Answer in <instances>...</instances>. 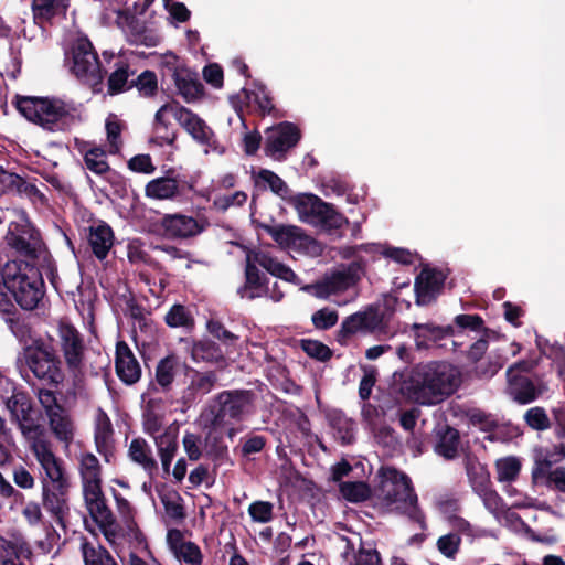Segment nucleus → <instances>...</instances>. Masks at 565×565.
Returning a JSON list of instances; mask_svg holds the SVG:
<instances>
[{"label":"nucleus","mask_w":565,"mask_h":565,"mask_svg":"<svg viewBox=\"0 0 565 565\" xmlns=\"http://www.w3.org/2000/svg\"><path fill=\"white\" fill-rule=\"evenodd\" d=\"M460 383L458 367L445 361H431L412 370L395 372L391 388L412 403L436 405L451 396Z\"/></svg>","instance_id":"obj_1"},{"label":"nucleus","mask_w":565,"mask_h":565,"mask_svg":"<svg viewBox=\"0 0 565 565\" xmlns=\"http://www.w3.org/2000/svg\"><path fill=\"white\" fill-rule=\"evenodd\" d=\"M7 322L13 335L22 344L18 362L28 381L32 376L41 385L60 387L65 380V372L62 369L61 355L57 354L54 338H33L31 326L20 317L8 318Z\"/></svg>","instance_id":"obj_2"},{"label":"nucleus","mask_w":565,"mask_h":565,"mask_svg":"<svg viewBox=\"0 0 565 565\" xmlns=\"http://www.w3.org/2000/svg\"><path fill=\"white\" fill-rule=\"evenodd\" d=\"M18 111L29 121L50 132L71 130L76 121V108L56 97L15 96Z\"/></svg>","instance_id":"obj_3"},{"label":"nucleus","mask_w":565,"mask_h":565,"mask_svg":"<svg viewBox=\"0 0 565 565\" xmlns=\"http://www.w3.org/2000/svg\"><path fill=\"white\" fill-rule=\"evenodd\" d=\"M4 288L23 310L35 309L45 294L42 273L29 262L4 264Z\"/></svg>","instance_id":"obj_4"},{"label":"nucleus","mask_w":565,"mask_h":565,"mask_svg":"<svg viewBox=\"0 0 565 565\" xmlns=\"http://www.w3.org/2000/svg\"><path fill=\"white\" fill-rule=\"evenodd\" d=\"M375 492L387 505L396 504L397 510L418 523L420 529H426L425 514L418 507L417 494L407 475L395 468H387Z\"/></svg>","instance_id":"obj_5"},{"label":"nucleus","mask_w":565,"mask_h":565,"mask_svg":"<svg viewBox=\"0 0 565 565\" xmlns=\"http://www.w3.org/2000/svg\"><path fill=\"white\" fill-rule=\"evenodd\" d=\"M256 401L253 390H225L215 394L206 407L210 425L217 428L245 420L255 413Z\"/></svg>","instance_id":"obj_6"},{"label":"nucleus","mask_w":565,"mask_h":565,"mask_svg":"<svg viewBox=\"0 0 565 565\" xmlns=\"http://www.w3.org/2000/svg\"><path fill=\"white\" fill-rule=\"evenodd\" d=\"M42 504L63 529L70 516V476L64 468L44 473L42 478Z\"/></svg>","instance_id":"obj_7"},{"label":"nucleus","mask_w":565,"mask_h":565,"mask_svg":"<svg viewBox=\"0 0 565 565\" xmlns=\"http://www.w3.org/2000/svg\"><path fill=\"white\" fill-rule=\"evenodd\" d=\"M4 243L12 255L29 263L40 259L47 249L41 232L26 217L9 223Z\"/></svg>","instance_id":"obj_8"},{"label":"nucleus","mask_w":565,"mask_h":565,"mask_svg":"<svg viewBox=\"0 0 565 565\" xmlns=\"http://www.w3.org/2000/svg\"><path fill=\"white\" fill-rule=\"evenodd\" d=\"M57 388L41 385L36 391V396L47 417L53 436L68 446L74 440L76 426L70 411L60 403Z\"/></svg>","instance_id":"obj_9"},{"label":"nucleus","mask_w":565,"mask_h":565,"mask_svg":"<svg viewBox=\"0 0 565 565\" xmlns=\"http://www.w3.org/2000/svg\"><path fill=\"white\" fill-rule=\"evenodd\" d=\"M55 348L62 353V364L65 363L74 381L82 379L85 374L86 352L83 334L72 323L61 321L57 327Z\"/></svg>","instance_id":"obj_10"},{"label":"nucleus","mask_w":565,"mask_h":565,"mask_svg":"<svg viewBox=\"0 0 565 565\" xmlns=\"http://www.w3.org/2000/svg\"><path fill=\"white\" fill-rule=\"evenodd\" d=\"M161 113H170L179 125L200 145L216 149L217 139L213 129L191 109L173 100L162 105L157 110V120H161Z\"/></svg>","instance_id":"obj_11"},{"label":"nucleus","mask_w":565,"mask_h":565,"mask_svg":"<svg viewBox=\"0 0 565 565\" xmlns=\"http://www.w3.org/2000/svg\"><path fill=\"white\" fill-rule=\"evenodd\" d=\"M73 74L94 90L103 83L104 75L97 52L92 42L85 38H78L72 47Z\"/></svg>","instance_id":"obj_12"},{"label":"nucleus","mask_w":565,"mask_h":565,"mask_svg":"<svg viewBox=\"0 0 565 565\" xmlns=\"http://www.w3.org/2000/svg\"><path fill=\"white\" fill-rule=\"evenodd\" d=\"M365 264L362 259L342 265L339 269L326 275L313 285L318 298H328L355 286L364 274Z\"/></svg>","instance_id":"obj_13"},{"label":"nucleus","mask_w":565,"mask_h":565,"mask_svg":"<svg viewBox=\"0 0 565 565\" xmlns=\"http://www.w3.org/2000/svg\"><path fill=\"white\" fill-rule=\"evenodd\" d=\"M383 330V317L373 307H369L364 311L354 312L341 322L335 333L337 342L345 347L356 333H380Z\"/></svg>","instance_id":"obj_14"},{"label":"nucleus","mask_w":565,"mask_h":565,"mask_svg":"<svg viewBox=\"0 0 565 565\" xmlns=\"http://www.w3.org/2000/svg\"><path fill=\"white\" fill-rule=\"evenodd\" d=\"M174 172L170 169L166 175L150 180L145 186V196L154 201H177L194 190V181Z\"/></svg>","instance_id":"obj_15"},{"label":"nucleus","mask_w":565,"mask_h":565,"mask_svg":"<svg viewBox=\"0 0 565 565\" xmlns=\"http://www.w3.org/2000/svg\"><path fill=\"white\" fill-rule=\"evenodd\" d=\"M301 139V131L297 125L290 121H282L267 128L265 131L264 152L275 160H284L286 153Z\"/></svg>","instance_id":"obj_16"},{"label":"nucleus","mask_w":565,"mask_h":565,"mask_svg":"<svg viewBox=\"0 0 565 565\" xmlns=\"http://www.w3.org/2000/svg\"><path fill=\"white\" fill-rule=\"evenodd\" d=\"M184 387L181 390L178 403L185 412L207 395L216 385L218 377L215 371L201 372L188 365L184 373Z\"/></svg>","instance_id":"obj_17"},{"label":"nucleus","mask_w":565,"mask_h":565,"mask_svg":"<svg viewBox=\"0 0 565 565\" xmlns=\"http://www.w3.org/2000/svg\"><path fill=\"white\" fill-rule=\"evenodd\" d=\"M294 204L300 213L311 215L329 228L339 230L348 223V220L334 209L333 204L324 202L315 194H298L294 199Z\"/></svg>","instance_id":"obj_18"},{"label":"nucleus","mask_w":565,"mask_h":565,"mask_svg":"<svg viewBox=\"0 0 565 565\" xmlns=\"http://www.w3.org/2000/svg\"><path fill=\"white\" fill-rule=\"evenodd\" d=\"M10 419L17 424L22 436H31L42 427L34 417V407L31 397L24 392H14L6 401Z\"/></svg>","instance_id":"obj_19"},{"label":"nucleus","mask_w":565,"mask_h":565,"mask_svg":"<svg viewBox=\"0 0 565 565\" xmlns=\"http://www.w3.org/2000/svg\"><path fill=\"white\" fill-rule=\"evenodd\" d=\"M188 364L174 354L160 359L156 365L152 385L156 392L168 394L173 391L174 383L181 375L184 376Z\"/></svg>","instance_id":"obj_20"},{"label":"nucleus","mask_w":565,"mask_h":565,"mask_svg":"<svg viewBox=\"0 0 565 565\" xmlns=\"http://www.w3.org/2000/svg\"><path fill=\"white\" fill-rule=\"evenodd\" d=\"M446 277L440 270L423 268L414 284L416 305L427 306L431 303L444 288Z\"/></svg>","instance_id":"obj_21"},{"label":"nucleus","mask_w":565,"mask_h":565,"mask_svg":"<svg viewBox=\"0 0 565 565\" xmlns=\"http://www.w3.org/2000/svg\"><path fill=\"white\" fill-rule=\"evenodd\" d=\"M254 257L247 255L245 265V282L237 288V295L242 299L254 300L266 297L269 294L268 278L262 273Z\"/></svg>","instance_id":"obj_22"},{"label":"nucleus","mask_w":565,"mask_h":565,"mask_svg":"<svg viewBox=\"0 0 565 565\" xmlns=\"http://www.w3.org/2000/svg\"><path fill=\"white\" fill-rule=\"evenodd\" d=\"M434 451L445 460H454L459 456L460 433L447 423H438L433 429Z\"/></svg>","instance_id":"obj_23"},{"label":"nucleus","mask_w":565,"mask_h":565,"mask_svg":"<svg viewBox=\"0 0 565 565\" xmlns=\"http://www.w3.org/2000/svg\"><path fill=\"white\" fill-rule=\"evenodd\" d=\"M115 371L119 380L134 385L141 377V366L132 350L125 341H118L115 352Z\"/></svg>","instance_id":"obj_24"},{"label":"nucleus","mask_w":565,"mask_h":565,"mask_svg":"<svg viewBox=\"0 0 565 565\" xmlns=\"http://www.w3.org/2000/svg\"><path fill=\"white\" fill-rule=\"evenodd\" d=\"M160 225L171 238H190L204 231V226L194 217L181 213L163 215Z\"/></svg>","instance_id":"obj_25"},{"label":"nucleus","mask_w":565,"mask_h":565,"mask_svg":"<svg viewBox=\"0 0 565 565\" xmlns=\"http://www.w3.org/2000/svg\"><path fill=\"white\" fill-rule=\"evenodd\" d=\"M29 443L30 449L39 461L44 473L64 468L63 461L55 456L51 449V444L44 438V427L31 436H23Z\"/></svg>","instance_id":"obj_26"},{"label":"nucleus","mask_w":565,"mask_h":565,"mask_svg":"<svg viewBox=\"0 0 565 565\" xmlns=\"http://www.w3.org/2000/svg\"><path fill=\"white\" fill-rule=\"evenodd\" d=\"M85 503L94 522L106 532L115 524V518L106 503L102 487L83 490Z\"/></svg>","instance_id":"obj_27"},{"label":"nucleus","mask_w":565,"mask_h":565,"mask_svg":"<svg viewBox=\"0 0 565 565\" xmlns=\"http://www.w3.org/2000/svg\"><path fill=\"white\" fill-rule=\"evenodd\" d=\"M507 379L510 396L521 405L536 401L545 390L541 381L535 382L529 376H513Z\"/></svg>","instance_id":"obj_28"},{"label":"nucleus","mask_w":565,"mask_h":565,"mask_svg":"<svg viewBox=\"0 0 565 565\" xmlns=\"http://www.w3.org/2000/svg\"><path fill=\"white\" fill-rule=\"evenodd\" d=\"M88 243L93 254L99 260L105 259L114 244L113 228L106 222L89 227Z\"/></svg>","instance_id":"obj_29"},{"label":"nucleus","mask_w":565,"mask_h":565,"mask_svg":"<svg viewBox=\"0 0 565 565\" xmlns=\"http://www.w3.org/2000/svg\"><path fill=\"white\" fill-rule=\"evenodd\" d=\"M128 457L132 462L141 466L150 476L158 470V463L152 456L151 447L142 437H136L130 441Z\"/></svg>","instance_id":"obj_30"},{"label":"nucleus","mask_w":565,"mask_h":565,"mask_svg":"<svg viewBox=\"0 0 565 565\" xmlns=\"http://www.w3.org/2000/svg\"><path fill=\"white\" fill-rule=\"evenodd\" d=\"M158 454L164 475L170 473L172 460L178 451V429L168 428L164 433L154 437Z\"/></svg>","instance_id":"obj_31"},{"label":"nucleus","mask_w":565,"mask_h":565,"mask_svg":"<svg viewBox=\"0 0 565 565\" xmlns=\"http://www.w3.org/2000/svg\"><path fill=\"white\" fill-rule=\"evenodd\" d=\"M136 75V71L131 70L129 63L119 61L115 64V70L109 74L107 79V93L116 96L131 89V78Z\"/></svg>","instance_id":"obj_32"},{"label":"nucleus","mask_w":565,"mask_h":565,"mask_svg":"<svg viewBox=\"0 0 565 565\" xmlns=\"http://www.w3.org/2000/svg\"><path fill=\"white\" fill-rule=\"evenodd\" d=\"M174 86L177 93L189 104L201 99L205 94L198 73L190 68L174 83Z\"/></svg>","instance_id":"obj_33"},{"label":"nucleus","mask_w":565,"mask_h":565,"mask_svg":"<svg viewBox=\"0 0 565 565\" xmlns=\"http://www.w3.org/2000/svg\"><path fill=\"white\" fill-rule=\"evenodd\" d=\"M79 152L83 154L85 167L97 175H104L109 172V163L107 161V150L102 146H90L86 143L81 147Z\"/></svg>","instance_id":"obj_34"},{"label":"nucleus","mask_w":565,"mask_h":565,"mask_svg":"<svg viewBox=\"0 0 565 565\" xmlns=\"http://www.w3.org/2000/svg\"><path fill=\"white\" fill-rule=\"evenodd\" d=\"M465 467L475 493L482 492L492 486L487 467L480 463L477 458L467 457Z\"/></svg>","instance_id":"obj_35"},{"label":"nucleus","mask_w":565,"mask_h":565,"mask_svg":"<svg viewBox=\"0 0 565 565\" xmlns=\"http://www.w3.org/2000/svg\"><path fill=\"white\" fill-rule=\"evenodd\" d=\"M81 476L83 490L102 487V467L95 455L88 452L82 456Z\"/></svg>","instance_id":"obj_36"},{"label":"nucleus","mask_w":565,"mask_h":565,"mask_svg":"<svg viewBox=\"0 0 565 565\" xmlns=\"http://www.w3.org/2000/svg\"><path fill=\"white\" fill-rule=\"evenodd\" d=\"M32 551L29 546L18 544L0 536V565H25L21 557H30Z\"/></svg>","instance_id":"obj_37"},{"label":"nucleus","mask_w":565,"mask_h":565,"mask_svg":"<svg viewBox=\"0 0 565 565\" xmlns=\"http://www.w3.org/2000/svg\"><path fill=\"white\" fill-rule=\"evenodd\" d=\"M254 262L263 267L270 275L280 278L287 282H294L297 279L295 271L287 265L280 263L277 258L266 253L254 255Z\"/></svg>","instance_id":"obj_38"},{"label":"nucleus","mask_w":565,"mask_h":565,"mask_svg":"<svg viewBox=\"0 0 565 565\" xmlns=\"http://www.w3.org/2000/svg\"><path fill=\"white\" fill-rule=\"evenodd\" d=\"M191 356L195 362L218 363L224 361V352L221 347L210 339L195 341L192 345Z\"/></svg>","instance_id":"obj_39"},{"label":"nucleus","mask_w":565,"mask_h":565,"mask_svg":"<svg viewBox=\"0 0 565 565\" xmlns=\"http://www.w3.org/2000/svg\"><path fill=\"white\" fill-rule=\"evenodd\" d=\"M413 329L415 330V335L417 340V345H420L422 342L419 339L424 341H433L437 342L447 337H451L455 334L454 327L448 324L446 327L437 326L433 322L429 323H414Z\"/></svg>","instance_id":"obj_40"},{"label":"nucleus","mask_w":565,"mask_h":565,"mask_svg":"<svg viewBox=\"0 0 565 565\" xmlns=\"http://www.w3.org/2000/svg\"><path fill=\"white\" fill-rule=\"evenodd\" d=\"M264 228L281 246L295 245L302 237V230L295 225H266Z\"/></svg>","instance_id":"obj_41"},{"label":"nucleus","mask_w":565,"mask_h":565,"mask_svg":"<svg viewBox=\"0 0 565 565\" xmlns=\"http://www.w3.org/2000/svg\"><path fill=\"white\" fill-rule=\"evenodd\" d=\"M339 491L343 499L352 503L364 502L372 495L371 487L364 481H342Z\"/></svg>","instance_id":"obj_42"},{"label":"nucleus","mask_w":565,"mask_h":565,"mask_svg":"<svg viewBox=\"0 0 565 565\" xmlns=\"http://www.w3.org/2000/svg\"><path fill=\"white\" fill-rule=\"evenodd\" d=\"M184 62L174 53L169 52L162 56L160 70L162 79H170L173 84L188 71Z\"/></svg>","instance_id":"obj_43"},{"label":"nucleus","mask_w":565,"mask_h":565,"mask_svg":"<svg viewBox=\"0 0 565 565\" xmlns=\"http://www.w3.org/2000/svg\"><path fill=\"white\" fill-rule=\"evenodd\" d=\"M207 459L213 462V470L230 461L228 447L223 441L222 436H211L206 440Z\"/></svg>","instance_id":"obj_44"},{"label":"nucleus","mask_w":565,"mask_h":565,"mask_svg":"<svg viewBox=\"0 0 565 565\" xmlns=\"http://www.w3.org/2000/svg\"><path fill=\"white\" fill-rule=\"evenodd\" d=\"M131 88H137L139 95L145 98H152L158 93V77L153 71L146 70L131 78Z\"/></svg>","instance_id":"obj_45"},{"label":"nucleus","mask_w":565,"mask_h":565,"mask_svg":"<svg viewBox=\"0 0 565 565\" xmlns=\"http://www.w3.org/2000/svg\"><path fill=\"white\" fill-rule=\"evenodd\" d=\"M83 558L85 565H118L110 552L99 545L97 548L88 542L82 545Z\"/></svg>","instance_id":"obj_46"},{"label":"nucleus","mask_w":565,"mask_h":565,"mask_svg":"<svg viewBox=\"0 0 565 565\" xmlns=\"http://www.w3.org/2000/svg\"><path fill=\"white\" fill-rule=\"evenodd\" d=\"M164 322L171 328L192 329L194 327V318L189 309L181 305L174 303L164 316Z\"/></svg>","instance_id":"obj_47"},{"label":"nucleus","mask_w":565,"mask_h":565,"mask_svg":"<svg viewBox=\"0 0 565 565\" xmlns=\"http://www.w3.org/2000/svg\"><path fill=\"white\" fill-rule=\"evenodd\" d=\"M113 431V425L108 415L103 409H99L94 435L96 448L99 454H103L108 447Z\"/></svg>","instance_id":"obj_48"},{"label":"nucleus","mask_w":565,"mask_h":565,"mask_svg":"<svg viewBox=\"0 0 565 565\" xmlns=\"http://www.w3.org/2000/svg\"><path fill=\"white\" fill-rule=\"evenodd\" d=\"M331 426L335 431V437L342 445H351L355 440V423L342 415H334L331 418Z\"/></svg>","instance_id":"obj_49"},{"label":"nucleus","mask_w":565,"mask_h":565,"mask_svg":"<svg viewBox=\"0 0 565 565\" xmlns=\"http://www.w3.org/2000/svg\"><path fill=\"white\" fill-rule=\"evenodd\" d=\"M167 113H161V120H157V114L154 115V130L156 136L151 138L150 142L162 147L163 145L174 146L178 134L175 130H171V122L164 118Z\"/></svg>","instance_id":"obj_50"},{"label":"nucleus","mask_w":565,"mask_h":565,"mask_svg":"<svg viewBox=\"0 0 565 565\" xmlns=\"http://www.w3.org/2000/svg\"><path fill=\"white\" fill-rule=\"evenodd\" d=\"M106 135L109 145L108 152L110 154H117L122 146L121 131L122 122L117 118L116 115H110L106 120Z\"/></svg>","instance_id":"obj_51"},{"label":"nucleus","mask_w":565,"mask_h":565,"mask_svg":"<svg viewBox=\"0 0 565 565\" xmlns=\"http://www.w3.org/2000/svg\"><path fill=\"white\" fill-rule=\"evenodd\" d=\"M300 348L308 356L320 362H327L333 355V351L319 340L302 339Z\"/></svg>","instance_id":"obj_52"},{"label":"nucleus","mask_w":565,"mask_h":565,"mask_svg":"<svg viewBox=\"0 0 565 565\" xmlns=\"http://www.w3.org/2000/svg\"><path fill=\"white\" fill-rule=\"evenodd\" d=\"M525 424L533 430L543 431L551 428V420L546 411L541 406L529 408L524 416Z\"/></svg>","instance_id":"obj_53"},{"label":"nucleus","mask_w":565,"mask_h":565,"mask_svg":"<svg viewBox=\"0 0 565 565\" xmlns=\"http://www.w3.org/2000/svg\"><path fill=\"white\" fill-rule=\"evenodd\" d=\"M260 181L267 183L269 189L281 198H286L289 192L287 183L278 174L270 170L260 169L258 171L256 174V182L259 183Z\"/></svg>","instance_id":"obj_54"},{"label":"nucleus","mask_w":565,"mask_h":565,"mask_svg":"<svg viewBox=\"0 0 565 565\" xmlns=\"http://www.w3.org/2000/svg\"><path fill=\"white\" fill-rule=\"evenodd\" d=\"M477 494L481 498L484 508L495 518H499L505 512L507 504L504 500L492 487Z\"/></svg>","instance_id":"obj_55"},{"label":"nucleus","mask_w":565,"mask_h":565,"mask_svg":"<svg viewBox=\"0 0 565 565\" xmlns=\"http://www.w3.org/2000/svg\"><path fill=\"white\" fill-rule=\"evenodd\" d=\"M339 321V313L335 309L323 307L311 316V322L317 330H330Z\"/></svg>","instance_id":"obj_56"},{"label":"nucleus","mask_w":565,"mask_h":565,"mask_svg":"<svg viewBox=\"0 0 565 565\" xmlns=\"http://www.w3.org/2000/svg\"><path fill=\"white\" fill-rule=\"evenodd\" d=\"M497 470H498V480L500 482L504 481H513L518 478L520 470H521V463L520 461L514 457H508L504 458L497 463Z\"/></svg>","instance_id":"obj_57"},{"label":"nucleus","mask_w":565,"mask_h":565,"mask_svg":"<svg viewBox=\"0 0 565 565\" xmlns=\"http://www.w3.org/2000/svg\"><path fill=\"white\" fill-rule=\"evenodd\" d=\"M173 555L177 559L189 565H202L203 562L201 548L196 543L191 541H188L183 546L181 545Z\"/></svg>","instance_id":"obj_58"},{"label":"nucleus","mask_w":565,"mask_h":565,"mask_svg":"<svg viewBox=\"0 0 565 565\" xmlns=\"http://www.w3.org/2000/svg\"><path fill=\"white\" fill-rule=\"evenodd\" d=\"M537 484L565 493V467H556L554 470L540 476Z\"/></svg>","instance_id":"obj_59"},{"label":"nucleus","mask_w":565,"mask_h":565,"mask_svg":"<svg viewBox=\"0 0 565 565\" xmlns=\"http://www.w3.org/2000/svg\"><path fill=\"white\" fill-rule=\"evenodd\" d=\"M562 459L558 457L557 452L547 450L542 458L535 460V465L532 470L533 482L539 483L540 476L554 470L553 466L556 465Z\"/></svg>","instance_id":"obj_60"},{"label":"nucleus","mask_w":565,"mask_h":565,"mask_svg":"<svg viewBox=\"0 0 565 565\" xmlns=\"http://www.w3.org/2000/svg\"><path fill=\"white\" fill-rule=\"evenodd\" d=\"M206 328L209 333L220 340L224 345L235 347L238 337L227 330L221 321L211 319L207 321Z\"/></svg>","instance_id":"obj_61"},{"label":"nucleus","mask_w":565,"mask_h":565,"mask_svg":"<svg viewBox=\"0 0 565 565\" xmlns=\"http://www.w3.org/2000/svg\"><path fill=\"white\" fill-rule=\"evenodd\" d=\"M436 545L444 556L454 559L459 552L461 537L457 533H448L446 535H441L437 540Z\"/></svg>","instance_id":"obj_62"},{"label":"nucleus","mask_w":565,"mask_h":565,"mask_svg":"<svg viewBox=\"0 0 565 565\" xmlns=\"http://www.w3.org/2000/svg\"><path fill=\"white\" fill-rule=\"evenodd\" d=\"M267 444V438L262 435L249 434L241 439V455L250 458L252 455L262 452Z\"/></svg>","instance_id":"obj_63"},{"label":"nucleus","mask_w":565,"mask_h":565,"mask_svg":"<svg viewBox=\"0 0 565 565\" xmlns=\"http://www.w3.org/2000/svg\"><path fill=\"white\" fill-rule=\"evenodd\" d=\"M167 515L173 520H183L185 518L184 508L181 504L182 498L177 492L166 494L161 498Z\"/></svg>","instance_id":"obj_64"}]
</instances>
